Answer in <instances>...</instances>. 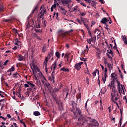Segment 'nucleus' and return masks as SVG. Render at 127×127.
I'll return each instance as SVG.
<instances>
[{
	"mask_svg": "<svg viewBox=\"0 0 127 127\" xmlns=\"http://www.w3.org/2000/svg\"><path fill=\"white\" fill-rule=\"evenodd\" d=\"M118 99L119 97L118 96V94H117V91L112 92L111 100L112 101L113 103L116 104L117 106L119 107V104L117 102Z\"/></svg>",
	"mask_w": 127,
	"mask_h": 127,
	"instance_id": "1",
	"label": "nucleus"
},
{
	"mask_svg": "<svg viewBox=\"0 0 127 127\" xmlns=\"http://www.w3.org/2000/svg\"><path fill=\"white\" fill-rule=\"evenodd\" d=\"M121 83L120 81H117V87L119 91V93L120 94H124L125 95V90L124 89V88H125V86L123 85V84H120Z\"/></svg>",
	"mask_w": 127,
	"mask_h": 127,
	"instance_id": "2",
	"label": "nucleus"
},
{
	"mask_svg": "<svg viewBox=\"0 0 127 127\" xmlns=\"http://www.w3.org/2000/svg\"><path fill=\"white\" fill-rule=\"evenodd\" d=\"M45 13H46V9L45 8H43L38 15V19H39L40 18H42L43 21L44 20Z\"/></svg>",
	"mask_w": 127,
	"mask_h": 127,
	"instance_id": "3",
	"label": "nucleus"
},
{
	"mask_svg": "<svg viewBox=\"0 0 127 127\" xmlns=\"http://www.w3.org/2000/svg\"><path fill=\"white\" fill-rule=\"evenodd\" d=\"M59 36L62 37L63 39H66L67 36L68 35L67 33L63 31V30H60L58 32Z\"/></svg>",
	"mask_w": 127,
	"mask_h": 127,
	"instance_id": "4",
	"label": "nucleus"
},
{
	"mask_svg": "<svg viewBox=\"0 0 127 127\" xmlns=\"http://www.w3.org/2000/svg\"><path fill=\"white\" fill-rule=\"evenodd\" d=\"M76 21L80 25H82V22H83V24L86 23V22H88L89 21L87 19V18H84L83 17H80V20L79 18L76 19Z\"/></svg>",
	"mask_w": 127,
	"mask_h": 127,
	"instance_id": "5",
	"label": "nucleus"
},
{
	"mask_svg": "<svg viewBox=\"0 0 127 127\" xmlns=\"http://www.w3.org/2000/svg\"><path fill=\"white\" fill-rule=\"evenodd\" d=\"M42 82L44 86H46V87H47V88L50 86V83L47 82V80H46V78H45V77H44V76L43 75L42 77Z\"/></svg>",
	"mask_w": 127,
	"mask_h": 127,
	"instance_id": "6",
	"label": "nucleus"
},
{
	"mask_svg": "<svg viewBox=\"0 0 127 127\" xmlns=\"http://www.w3.org/2000/svg\"><path fill=\"white\" fill-rule=\"evenodd\" d=\"M31 69L35 76V75H36V73H37V72L40 71V69H39V68H38V67L37 66H35V65H33V67L31 68Z\"/></svg>",
	"mask_w": 127,
	"mask_h": 127,
	"instance_id": "7",
	"label": "nucleus"
},
{
	"mask_svg": "<svg viewBox=\"0 0 127 127\" xmlns=\"http://www.w3.org/2000/svg\"><path fill=\"white\" fill-rule=\"evenodd\" d=\"M108 87H109L110 90H112V92H116L117 90H116V87L114 84V82L111 81L110 83L109 84Z\"/></svg>",
	"mask_w": 127,
	"mask_h": 127,
	"instance_id": "8",
	"label": "nucleus"
},
{
	"mask_svg": "<svg viewBox=\"0 0 127 127\" xmlns=\"http://www.w3.org/2000/svg\"><path fill=\"white\" fill-rule=\"evenodd\" d=\"M108 87H109L110 90H112V92H116L117 90H116V87L114 84V82L111 81L110 83L109 84Z\"/></svg>",
	"mask_w": 127,
	"mask_h": 127,
	"instance_id": "9",
	"label": "nucleus"
},
{
	"mask_svg": "<svg viewBox=\"0 0 127 127\" xmlns=\"http://www.w3.org/2000/svg\"><path fill=\"white\" fill-rule=\"evenodd\" d=\"M59 11L63 15H66L67 13V10H66L65 8L61 6H59Z\"/></svg>",
	"mask_w": 127,
	"mask_h": 127,
	"instance_id": "10",
	"label": "nucleus"
},
{
	"mask_svg": "<svg viewBox=\"0 0 127 127\" xmlns=\"http://www.w3.org/2000/svg\"><path fill=\"white\" fill-rule=\"evenodd\" d=\"M108 72V68L105 67L104 68V76L102 77V80L103 81L104 84L106 83V80H107V72Z\"/></svg>",
	"mask_w": 127,
	"mask_h": 127,
	"instance_id": "11",
	"label": "nucleus"
},
{
	"mask_svg": "<svg viewBox=\"0 0 127 127\" xmlns=\"http://www.w3.org/2000/svg\"><path fill=\"white\" fill-rule=\"evenodd\" d=\"M55 72L52 71L51 76L52 77H49V81H51L52 83H55Z\"/></svg>",
	"mask_w": 127,
	"mask_h": 127,
	"instance_id": "12",
	"label": "nucleus"
},
{
	"mask_svg": "<svg viewBox=\"0 0 127 127\" xmlns=\"http://www.w3.org/2000/svg\"><path fill=\"white\" fill-rule=\"evenodd\" d=\"M16 57L18 61H24L25 60V57L20 54H17Z\"/></svg>",
	"mask_w": 127,
	"mask_h": 127,
	"instance_id": "13",
	"label": "nucleus"
},
{
	"mask_svg": "<svg viewBox=\"0 0 127 127\" xmlns=\"http://www.w3.org/2000/svg\"><path fill=\"white\" fill-rule=\"evenodd\" d=\"M63 95L64 97L65 96L64 100H66L67 97H68V95H69V89L68 88L64 89Z\"/></svg>",
	"mask_w": 127,
	"mask_h": 127,
	"instance_id": "14",
	"label": "nucleus"
},
{
	"mask_svg": "<svg viewBox=\"0 0 127 127\" xmlns=\"http://www.w3.org/2000/svg\"><path fill=\"white\" fill-rule=\"evenodd\" d=\"M83 63V62H80L79 63L76 64L74 65L75 69L77 70V71H79V70L81 69V65H82Z\"/></svg>",
	"mask_w": 127,
	"mask_h": 127,
	"instance_id": "15",
	"label": "nucleus"
},
{
	"mask_svg": "<svg viewBox=\"0 0 127 127\" xmlns=\"http://www.w3.org/2000/svg\"><path fill=\"white\" fill-rule=\"evenodd\" d=\"M95 49L97 51L96 52V56L98 58H100V57L101 56V54H102V52L101 51V50L99 48H95Z\"/></svg>",
	"mask_w": 127,
	"mask_h": 127,
	"instance_id": "16",
	"label": "nucleus"
},
{
	"mask_svg": "<svg viewBox=\"0 0 127 127\" xmlns=\"http://www.w3.org/2000/svg\"><path fill=\"white\" fill-rule=\"evenodd\" d=\"M48 47H49V44H44L42 50V52L44 53V52H45L46 50H47V48H48Z\"/></svg>",
	"mask_w": 127,
	"mask_h": 127,
	"instance_id": "17",
	"label": "nucleus"
},
{
	"mask_svg": "<svg viewBox=\"0 0 127 127\" xmlns=\"http://www.w3.org/2000/svg\"><path fill=\"white\" fill-rule=\"evenodd\" d=\"M52 56H53V53L51 52V53L48 54L47 57H46L45 59L49 61V59H50V58H51L52 57L51 60L52 61V60H53V57Z\"/></svg>",
	"mask_w": 127,
	"mask_h": 127,
	"instance_id": "18",
	"label": "nucleus"
},
{
	"mask_svg": "<svg viewBox=\"0 0 127 127\" xmlns=\"http://www.w3.org/2000/svg\"><path fill=\"white\" fill-rule=\"evenodd\" d=\"M62 2L63 5H66V4L71 3V0H63Z\"/></svg>",
	"mask_w": 127,
	"mask_h": 127,
	"instance_id": "19",
	"label": "nucleus"
},
{
	"mask_svg": "<svg viewBox=\"0 0 127 127\" xmlns=\"http://www.w3.org/2000/svg\"><path fill=\"white\" fill-rule=\"evenodd\" d=\"M94 40H96V36H95L94 37H91V38L87 40V41L89 44H92V41H94Z\"/></svg>",
	"mask_w": 127,
	"mask_h": 127,
	"instance_id": "20",
	"label": "nucleus"
},
{
	"mask_svg": "<svg viewBox=\"0 0 127 127\" xmlns=\"http://www.w3.org/2000/svg\"><path fill=\"white\" fill-rule=\"evenodd\" d=\"M56 2H55L54 4L52 5L51 7V11H53V8H56L57 5H59V4L57 3V1H56V0H55Z\"/></svg>",
	"mask_w": 127,
	"mask_h": 127,
	"instance_id": "21",
	"label": "nucleus"
},
{
	"mask_svg": "<svg viewBox=\"0 0 127 127\" xmlns=\"http://www.w3.org/2000/svg\"><path fill=\"white\" fill-rule=\"evenodd\" d=\"M108 21H109V20H108L107 18H104L101 20V23H103L104 24H107Z\"/></svg>",
	"mask_w": 127,
	"mask_h": 127,
	"instance_id": "22",
	"label": "nucleus"
},
{
	"mask_svg": "<svg viewBox=\"0 0 127 127\" xmlns=\"http://www.w3.org/2000/svg\"><path fill=\"white\" fill-rule=\"evenodd\" d=\"M52 66L53 68V72H55V69H56V68H57V63L56 62H55Z\"/></svg>",
	"mask_w": 127,
	"mask_h": 127,
	"instance_id": "23",
	"label": "nucleus"
},
{
	"mask_svg": "<svg viewBox=\"0 0 127 127\" xmlns=\"http://www.w3.org/2000/svg\"><path fill=\"white\" fill-rule=\"evenodd\" d=\"M72 11H77L78 10L79 11V7L78 5H75L72 8Z\"/></svg>",
	"mask_w": 127,
	"mask_h": 127,
	"instance_id": "24",
	"label": "nucleus"
},
{
	"mask_svg": "<svg viewBox=\"0 0 127 127\" xmlns=\"http://www.w3.org/2000/svg\"><path fill=\"white\" fill-rule=\"evenodd\" d=\"M21 44V42L18 41L17 39L15 40V42L14 43V45H16L17 46H19Z\"/></svg>",
	"mask_w": 127,
	"mask_h": 127,
	"instance_id": "25",
	"label": "nucleus"
},
{
	"mask_svg": "<svg viewBox=\"0 0 127 127\" xmlns=\"http://www.w3.org/2000/svg\"><path fill=\"white\" fill-rule=\"evenodd\" d=\"M27 84L29 85V87H31V88H34V87H35L34 84L31 83L29 81H27Z\"/></svg>",
	"mask_w": 127,
	"mask_h": 127,
	"instance_id": "26",
	"label": "nucleus"
},
{
	"mask_svg": "<svg viewBox=\"0 0 127 127\" xmlns=\"http://www.w3.org/2000/svg\"><path fill=\"white\" fill-rule=\"evenodd\" d=\"M14 70H15V68H14V65H12L11 66V67L10 68H9L8 70H7V72H13V71H14Z\"/></svg>",
	"mask_w": 127,
	"mask_h": 127,
	"instance_id": "27",
	"label": "nucleus"
},
{
	"mask_svg": "<svg viewBox=\"0 0 127 127\" xmlns=\"http://www.w3.org/2000/svg\"><path fill=\"white\" fill-rule=\"evenodd\" d=\"M61 71H63L64 72H69L70 70L67 68L62 67L61 68Z\"/></svg>",
	"mask_w": 127,
	"mask_h": 127,
	"instance_id": "28",
	"label": "nucleus"
},
{
	"mask_svg": "<svg viewBox=\"0 0 127 127\" xmlns=\"http://www.w3.org/2000/svg\"><path fill=\"white\" fill-rule=\"evenodd\" d=\"M95 34H97V36H99L101 34V31L99 30L98 29H96L94 31Z\"/></svg>",
	"mask_w": 127,
	"mask_h": 127,
	"instance_id": "29",
	"label": "nucleus"
},
{
	"mask_svg": "<svg viewBox=\"0 0 127 127\" xmlns=\"http://www.w3.org/2000/svg\"><path fill=\"white\" fill-rule=\"evenodd\" d=\"M48 62V61L47 60L45 59V61L43 63V66L45 67V69H47V63Z\"/></svg>",
	"mask_w": 127,
	"mask_h": 127,
	"instance_id": "30",
	"label": "nucleus"
},
{
	"mask_svg": "<svg viewBox=\"0 0 127 127\" xmlns=\"http://www.w3.org/2000/svg\"><path fill=\"white\" fill-rule=\"evenodd\" d=\"M122 37L123 39V41L124 42L125 44L127 45V38L126 37H124V36H122Z\"/></svg>",
	"mask_w": 127,
	"mask_h": 127,
	"instance_id": "31",
	"label": "nucleus"
},
{
	"mask_svg": "<svg viewBox=\"0 0 127 127\" xmlns=\"http://www.w3.org/2000/svg\"><path fill=\"white\" fill-rule=\"evenodd\" d=\"M90 4H91V5H92L93 7L96 8V5H97V2H96L95 1H91Z\"/></svg>",
	"mask_w": 127,
	"mask_h": 127,
	"instance_id": "32",
	"label": "nucleus"
},
{
	"mask_svg": "<svg viewBox=\"0 0 127 127\" xmlns=\"http://www.w3.org/2000/svg\"><path fill=\"white\" fill-rule=\"evenodd\" d=\"M88 52H89V46L86 45V48L84 51V53H85V54H87Z\"/></svg>",
	"mask_w": 127,
	"mask_h": 127,
	"instance_id": "33",
	"label": "nucleus"
},
{
	"mask_svg": "<svg viewBox=\"0 0 127 127\" xmlns=\"http://www.w3.org/2000/svg\"><path fill=\"white\" fill-rule=\"evenodd\" d=\"M18 76H19V74H18V73L17 72H16L12 74V77L13 78H18Z\"/></svg>",
	"mask_w": 127,
	"mask_h": 127,
	"instance_id": "34",
	"label": "nucleus"
},
{
	"mask_svg": "<svg viewBox=\"0 0 127 127\" xmlns=\"http://www.w3.org/2000/svg\"><path fill=\"white\" fill-rule=\"evenodd\" d=\"M3 10V5L2 2L0 0V11H2Z\"/></svg>",
	"mask_w": 127,
	"mask_h": 127,
	"instance_id": "35",
	"label": "nucleus"
},
{
	"mask_svg": "<svg viewBox=\"0 0 127 127\" xmlns=\"http://www.w3.org/2000/svg\"><path fill=\"white\" fill-rule=\"evenodd\" d=\"M33 115L36 117H38V116H40V112L38 111H35L33 113Z\"/></svg>",
	"mask_w": 127,
	"mask_h": 127,
	"instance_id": "36",
	"label": "nucleus"
},
{
	"mask_svg": "<svg viewBox=\"0 0 127 127\" xmlns=\"http://www.w3.org/2000/svg\"><path fill=\"white\" fill-rule=\"evenodd\" d=\"M78 11L79 12V15H81V16H85L86 15V12H81L80 10H78Z\"/></svg>",
	"mask_w": 127,
	"mask_h": 127,
	"instance_id": "37",
	"label": "nucleus"
},
{
	"mask_svg": "<svg viewBox=\"0 0 127 127\" xmlns=\"http://www.w3.org/2000/svg\"><path fill=\"white\" fill-rule=\"evenodd\" d=\"M55 55L58 59L60 58V53L59 52H56Z\"/></svg>",
	"mask_w": 127,
	"mask_h": 127,
	"instance_id": "38",
	"label": "nucleus"
},
{
	"mask_svg": "<svg viewBox=\"0 0 127 127\" xmlns=\"http://www.w3.org/2000/svg\"><path fill=\"white\" fill-rule=\"evenodd\" d=\"M106 92H107V90H106V88H102L101 91V94H106Z\"/></svg>",
	"mask_w": 127,
	"mask_h": 127,
	"instance_id": "39",
	"label": "nucleus"
},
{
	"mask_svg": "<svg viewBox=\"0 0 127 127\" xmlns=\"http://www.w3.org/2000/svg\"><path fill=\"white\" fill-rule=\"evenodd\" d=\"M107 67L109 68V70H113V66H112V64H107Z\"/></svg>",
	"mask_w": 127,
	"mask_h": 127,
	"instance_id": "40",
	"label": "nucleus"
},
{
	"mask_svg": "<svg viewBox=\"0 0 127 127\" xmlns=\"http://www.w3.org/2000/svg\"><path fill=\"white\" fill-rule=\"evenodd\" d=\"M35 35V37H36L37 39H38V40H42V39L40 38V37H39V36H37V35H36V34L34 33V34Z\"/></svg>",
	"mask_w": 127,
	"mask_h": 127,
	"instance_id": "41",
	"label": "nucleus"
},
{
	"mask_svg": "<svg viewBox=\"0 0 127 127\" xmlns=\"http://www.w3.org/2000/svg\"><path fill=\"white\" fill-rule=\"evenodd\" d=\"M41 24L39 22L36 23V26L37 28H40Z\"/></svg>",
	"mask_w": 127,
	"mask_h": 127,
	"instance_id": "42",
	"label": "nucleus"
},
{
	"mask_svg": "<svg viewBox=\"0 0 127 127\" xmlns=\"http://www.w3.org/2000/svg\"><path fill=\"white\" fill-rule=\"evenodd\" d=\"M108 53L109 54H111L112 56L114 57V53H113V51H111V50H110L109 51H107Z\"/></svg>",
	"mask_w": 127,
	"mask_h": 127,
	"instance_id": "43",
	"label": "nucleus"
},
{
	"mask_svg": "<svg viewBox=\"0 0 127 127\" xmlns=\"http://www.w3.org/2000/svg\"><path fill=\"white\" fill-rule=\"evenodd\" d=\"M3 95H4V92L0 91V96L1 98H4V96H3Z\"/></svg>",
	"mask_w": 127,
	"mask_h": 127,
	"instance_id": "44",
	"label": "nucleus"
},
{
	"mask_svg": "<svg viewBox=\"0 0 127 127\" xmlns=\"http://www.w3.org/2000/svg\"><path fill=\"white\" fill-rule=\"evenodd\" d=\"M76 112H78V114H79V115H81V114H82V112H81V110H80L79 108H76Z\"/></svg>",
	"mask_w": 127,
	"mask_h": 127,
	"instance_id": "45",
	"label": "nucleus"
},
{
	"mask_svg": "<svg viewBox=\"0 0 127 127\" xmlns=\"http://www.w3.org/2000/svg\"><path fill=\"white\" fill-rule=\"evenodd\" d=\"M1 116V113H0V119H2V120H3L4 121H6V118H4L3 117Z\"/></svg>",
	"mask_w": 127,
	"mask_h": 127,
	"instance_id": "46",
	"label": "nucleus"
},
{
	"mask_svg": "<svg viewBox=\"0 0 127 127\" xmlns=\"http://www.w3.org/2000/svg\"><path fill=\"white\" fill-rule=\"evenodd\" d=\"M84 26H85L86 28H87V30H89L90 29V28L89 27L88 24H86V23L84 24Z\"/></svg>",
	"mask_w": 127,
	"mask_h": 127,
	"instance_id": "47",
	"label": "nucleus"
},
{
	"mask_svg": "<svg viewBox=\"0 0 127 127\" xmlns=\"http://www.w3.org/2000/svg\"><path fill=\"white\" fill-rule=\"evenodd\" d=\"M100 110L101 111V112H103L104 111V108L103 107V105L100 104Z\"/></svg>",
	"mask_w": 127,
	"mask_h": 127,
	"instance_id": "48",
	"label": "nucleus"
},
{
	"mask_svg": "<svg viewBox=\"0 0 127 127\" xmlns=\"http://www.w3.org/2000/svg\"><path fill=\"white\" fill-rule=\"evenodd\" d=\"M20 91H21L20 87H18V88L16 89L17 93H18V94H20Z\"/></svg>",
	"mask_w": 127,
	"mask_h": 127,
	"instance_id": "49",
	"label": "nucleus"
},
{
	"mask_svg": "<svg viewBox=\"0 0 127 127\" xmlns=\"http://www.w3.org/2000/svg\"><path fill=\"white\" fill-rule=\"evenodd\" d=\"M20 123H21V124H22L24 127H26V125H25V123L23 122V120H20Z\"/></svg>",
	"mask_w": 127,
	"mask_h": 127,
	"instance_id": "50",
	"label": "nucleus"
},
{
	"mask_svg": "<svg viewBox=\"0 0 127 127\" xmlns=\"http://www.w3.org/2000/svg\"><path fill=\"white\" fill-rule=\"evenodd\" d=\"M84 1H86L88 3H89V4H91V2H92V0H84Z\"/></svg>",
	"mask_w": 127,
	"mask_h": 127,
	"instance_id": "51",
	"label": "nucleus"
},
{
	"mask_svg": "<svg viewBox=\"0 0 127 127\" xmlns=\"http://www.w3.org/2000/svg\"><path fill=\"white\" fill-rule=\"evenodd\" d=\"M37 8H38V7L37 6H36L35 7V8L32 10V14H33V13H34V12L35 11V10H36V9H37Z\"/></svg>",
	"mask_w": 127,
	"mask_h": 127,
	"instance_id": "52",
	"label": "nucleus"
},
{
	"mask_svg": "<svg viewBox=\"0 0 127 127\" xmlns=\"http://www.w3.org/2000/svg\"><path fill=\"white\" fill-rule=\"evenodd\" d=\"M94 122L95 123V126L96 127H99V123H98L97 121H96V120H94Z\"/></svg>",
	"mask_w": 127,
	"mask_h": 127,
	"instance_id": "53",
	"label": "nucleus"
},
{
	"mask_svg": "<svg viewBox=\"0 0 127 127\" xmlns=\"http://www.w3.org/2000/svg\"><path fill=\"white\" fill-rule=\"evenodd\" d=\"M69 56H70V54H66L64 56V57H65L66 59H68L69 58Z\"/></svg>",
	"mask_w": 127,
	"mask_h": 127,
	"instance_id": "54",
	"label": "nucleus"
},
{
	"mask_svg": "<svg viewBox=\"0 0 127 127\" xmlns=\"http://www.w3.org/2000/svg\"><path fill=\"white\" fill-rule=\"evenodd\" d=\"M115 75H116V74H115V73H112L111 75V77H112L113 79H114Z\"/></svg>",
	"mask_w": 127,
	"mask_h": 127,
	"instance_id": "55",
	"label": "nucleus"
},
{
	"mask_svg": "<svg viewBox=\"0 0 127 127\" xmlns=\"http://www.w3.org/2000/svg\"><path fill=\"white\" fill-rule=\"evenodd\" d=\"M79 98H77L76 102H78V100H79V102H81V93H79Z\"/></svg>",
	"mask_w": 127,
	"mask_h": 127,
	"instance_id": "56",
	"label": "nucleus"
},
{
	"mask_svg": "<svg viewBox=\"0 0 127 127\" xmlns=\"http://www.w3.org/2000/svg\"><path fill=\"white\" fill-rule=\"evenodd\" d=\"M105 29H107V30L109 31V28H108V24H105Z\"/></svg>",
	"mask_w": 127,
	"mask_h": 127,
	"instance_id": "57",
	"label": "nucleus"
},
{
	"mask_svg": "<svg viewBox=\"0 0 127 127\" xmlns=\"http://www.w3.org/2000/svg\"><path fill=\"white\" fill-rule=\"evenodd\" d=\"M59 90H60V88H55L54 89V92H58V91H59Z\"/></svg>",
	"mask_w": 127,
	"mask_h": 127,
	"instance_id": "58",
	"label": "nucleus"
},
{
	"mask_svg": "<svg viewBox=\"0 0 127 127\" xmlns=\"http://www.w3.org/2000/svg\"><path fill=\"white\" fill-rule=\"evenodd\" d=\"M8 63V60H6V61H5L3 64V65H7V63Z\"/></svg>",
	"mask_w": 127,
	"mask_h": 127,
	"instance_id": "59",
	"label": "nucleus"
},
{
	"mask_svg": "<svg viewBox=\"0 0 127 127\" xmlns=\"http://www.w3.org/2000/svg\"><path fill=\"white\" fill-rule=\"evenodd\" d=\"M97 74V72L96 71H94L92 73L93 76H94V78H95V77H96V74Z\"/></svg>",
	"mask_w": 127,
	"mask_h": 127,
	"instance_id": "60",
	"label": "nucleus"
},
{
	"mask_svg": "<svg viewBox=\"0 0 127 127\" xmlns=\"http://www.w3.org/2000/svg\"><path fill=\"white\" fill-rule=\"evenodd\" d=\"M24 86L25 88H28L29 87V85L28 84V83L25 84Z\"/></svg>",
	"mask_w": 127,
	"mask_h": 127,
	"instance_id": "61",
	"label": "nucleus"
},
{
	"mask_svg": "<svg viewBox=\"0 0 127 127\" xmlns=\"http://www.w3.org/2000/svg\"><path fill=\"white\" fill-rule=\"evenodd\" d=\"M80 60L81 61H87V59H84L83 58H80Z\"/></svg>",
	"mask_w": 127,
	"mask_h": 127,
	"instance_id": "62",
	"label": "nucleus"
},
{
	"mask_svg": "<svg viewBox=\"0 0 127 127\" xmlns=\"http://www.w3.org/2000/svg\"><path fill=\"white\" fill-rule=\"evenodd\" d=\"M108 110H109V114H110H110H111V106H109V107L108 108Z\"/></svg>",
	"mask_w": 127,
	"mask_h": 127,
	"instance_id": "63",
	"label": "nucleus"
},
{
	"mask_svg": "<svg viewBox=\"0 0 127 127\" xmlns=\"http://www.w3.org/2000/svg\"><path fill=\"white\" fill-rule=\"evenodd\" d=\"M86 83H87V84H89V77H86Z\"/></svg>",
	"mask_w": 127,
	"mask_h": 127,
	"instance_id": "64",
	"label": "nucleus"
}]
</instances>
